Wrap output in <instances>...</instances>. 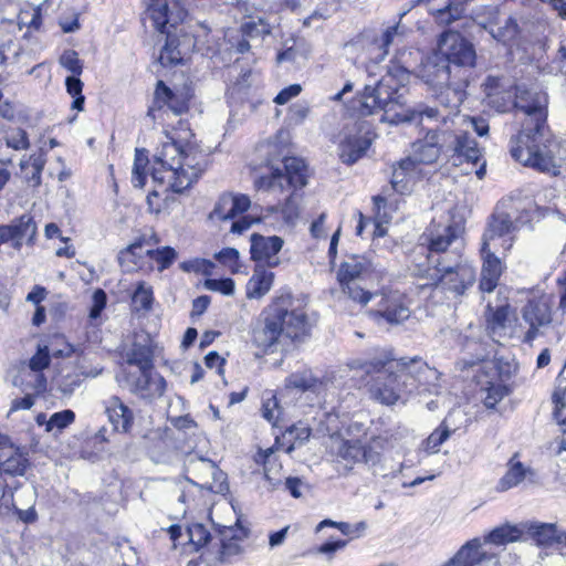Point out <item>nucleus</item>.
Wrapping results in <instances>:
<instances>
[{
    "label": "nucleus",
    "instance_id": "nucleus-64",
    "mask_svg": "<svg viewBox=\"0 0 566 566\" xmlns=\"http://www.w3.org/2000/svg\"><path fill=\"white\" fill-rule=\"evenodd\" d=\"M262 415L269 422H275L281 416L277 399L274 395L263 398Z\"/></svg>",
    "mask_w": 566,
    "mask_h": 566
},
{
    "label": "nucleus",
    "instance_id": "nucleus-54",
    "mask_svg": "<svg viewBox=\"0 0 566 566\" xmlns=\"http://www.w3.org/2000/svg\"><path fill=\"white\" fill-rule=\"evenodd\" d=\"M179 268L187 273L193 272L208 276L211 275L214 264L210 260L196 258L181 262Z\"/></svg>",
    "mask_w": 566,
    "mask_h": 566
},
{
    "label": "nucleus",
    "instance_id": "nucleus-37",
    "mask_svg": "<svg viewBox=\"0 0 566 566\" xmlns=\"http://www.w3.org/2000/svg\"><path fill=\"white\" fill-rule=\"evenodd\" d=\"M311 427L303 422L298 421L297 423L287 428L282 438H276V443L282 447L286 446L285 452L291 454L296 447L303 446L306 441H308L311 437Z\"/></svg>",
    "mask_w": 566,
    "mask_h": 566
},
{
    "label": "nucleus",
    "instance_id": "nucleus-52",
    "mask_svg": "<svg viewBox=\"0 0 566 566\" xmlns=\"http://www.w3.org/2000/svg\"><path fill=\"white\" fill-rule=\"evenodd\" d=\"M187 533L189 542L195 546L196 551L205 547L212 539V536L207 527L199 523L188 526Z\"/></svg>",
    "mask_w": 566,
    "mask_h": 566
},
{
    "label": "nucleus",
    "instance_id": "nucleus-35",
    "mask_svg": "<svg viewBox=\"0 0 566 566\" xmlns=\"http://www.w3.org/2000/svg\"><path fill=\"white\" fill-rule=\"evenodd\" d=\"M217 538L219 541L218 559L221 563H228L232 557L241 554V539L233 527L222 526L217 532Z\"/></svg>",
    "mask_w": 566,
    "mask_h": 566
},
{
    "label": "nucleus",
    "instance_id": "nucleus-26",
    "mask_svg": "<svg viewBox=\"0 0 566 566\" xmlns=\"http://www.w3.org/2000/svg\"><path fill=\"white\" fill-rule=\"evenodd\" d=\"M251 201L245 195L222 193L209 214V219L227 221L245 212L250 208Z\"/></svg>",
    "mask_w": 566,
    "mask_h": 566
},
{
    "label": "nucleus",
    "instance_id": "nucleus-24",
    "mask_svg": "<svg viewBox=\"0 0 566 566\" xmlns=\"http://www.w3.org/2000/svg\"><path fill=\"white\" fill-rule=\"evenodd\" d=\"M36 234V224L32 217L22 214L19 219L10 224L0 226V245L2 243L11 242L15 250L22 248L24 239L32 242Z\"/></svg>",
    "mask_w": 566,
    "mask_h": 566
},
{
    "label": "nucleus",
    "instance_id": "nucleus-44",
    "mask_svg": "<svg viewBox=\"0 0 566 566\" xmlns=\"http://www.w3.org/2000/svg\"><path fill=\"white\" fill-rule=\"evenodd\" d=\"M18 380L23 392L29 391L35 397L46 390V378L41 371L23 369Z\"/></svg>",
    "mask_w": 566,
    "mask_h": 566
},
{
    "label": "nucleus",
    "instance_id": "nucleus-20",
    "mask_svg": "<svg viewBox=\"0 0 566 566\" xmlns=\"http://www.w3.org/2000/svg\"><path fill=\"white\" fill-rule=\"evenodd\" d=\"M251 259L255 262L274 268L280 264L279 252L282 250L284 240L277 235H262L252 233L250 237Z\"/></svg>",
    "mask_w": 566,
    "mask_h": 566
},
{
    "label": "nucleus",
    "instance_id": "nucleus-43",
    "mask_svg": "<svg viewBox=\"0 0 566 566\" xmlns=\"http://www.w3.org/2000/svg\"><path fill=\"white\" fill-rule=\"evenodd\" d=\"M478 384L481 389L486 392L484 397V406L486 408H494L504 397L511 392L510 386L503 384L501 380H483L481 376H478Z\"/></svg>",
    "mask_w": 566,
    "mask_h": 566
},
{
    "label": "nucleus",
    "instance_id": "nucleus-32",
    "mask_svg": "<svg viewBox=\"0 0 566 566\" xmlns=\"http://www.w3.org/2000/svg\"><path fill=\"white\" fill-rule=\"evenodd\" d=\"M153 346L149 335L137 336L125 353L126 363L137 368L153 367Z\"/></svg>",
    "mask_w": 566,
    "mask_h": 566
},
{
    "label": "nucleus",
    "instance_id": "nucleus-8",
    "mask_svg": "<svg viewBox=\"0 0 566 566\" xmlns=\"http://www.w3.org/2000/svg\"><path fill=\"white\" fill-rule=\"evenodd\" d=\"M428 280L426 285L440 286L454 297L464 295L476 280L474 266L463 256L454 263L443 262L428 268L422 274Z\"/></svg>",
    "mask_w": 566,
    "mask_h": 566
},
{
    "label": "nucleus",
    "instance_id": "nucleus-41",
    "mask_svg": "<svg viewBox=\"0 0 566 566\" xmlns=\"http://www.w3.org/2000/svg\"><path fill=\"white\" fill-rule=\"evenodd\" d=\"M322 386V380L313 374L311 369H303L292 373L285 379L287 389H296L298 391H315Z\"/></svg>",
    "mask_w": 566,
    "mask_h": 566
},
{
    "label": "nucleus",
    "instance_id": "nucleus-29",
    "mask_svg": "<svg viewBox=\"0 0 566 566\" xmlns=\"http://www.w3.org/2000/svg\"><path fill=\"white\" fill-rule=\"evenodd\" d=\"M337 455L350 463H365L374 467L380 462V453L359 440H345L338 448Z\"/></svg>",
    "mask_w": 566,
    "mask_h": 566
},
{
    "label": "nucleus",
    "instance_id": "nucleus-19",
    "mask_svg": "<svg viewBox=\"0 0 566 566\" xmlns=\"http://www.w3.org/2000/svg\"><path fill=\"white\" fill-rule=\"evenodd\" d=\"M168 111L175 115H181L188 111V101L182 94H176L163 81H158L147 117L155 122L158 117L157 113H167Z\"/></svg>",
    "mask_w": 566,
    "mask_h": 566
},
{
    "label": "nucleus",
    "instance_id": "nucleus-33",
    "mask_svg": "<svg viewBox=\"0 0 566 566\" xmlns=\"http://www.w3.org/2000/svg\"><path fill=\"white\" fill-rule=\"evenodd\" d=\"M275 313L280 314L283 334L290 338H297L306 331L307 317L302 310L289 311L280 305H273Z\"/></svg>",
    "mask_w": 566,
    "mask_h": 566
},
{
    "label": "nucleus",
    "instance_id": "nucleus-38",
    "mask_svg": "<svg viewBox=\"0 0 566 566\" xmlns=\"http://www.w3.org/2000/svg\"><path fill=\"white\" fill-rule=\"evenodd\" d=\"M468 1L469 0H448L444 7L438 9L430 8L429 12L438 24L449 25L463 17Z\"/></svg>",
    "mask_w": 566,
    "mask_h": 566
},
{
    "label": "nucleus",
    "instance_id": "nucleus-47",
    "mask_svg": "<svg viewBox=\"0 0 566 566\" xmlns=\"http://www.w3.org/2000/svg\"><path fill=\"white\" fill-rule=\"evenodd\" d=\"M517 29L518 25L516 20L511 17H506L503 21V24L491 23L488 28V31L495 40L506 43L516 36Z\"/></svg>",
    "mask_w": 566,
    "mask_h": 566
},
{
    "label": "nucleus",
    "instance_id": "nucleus-58",
    "mask_svg": "<svg viewBox=\"0 0 566 566\" xmlns=\"http://www.w3.org/2000/svg\"><path fill=\"white\" fill-rule=\"evenodd\" d=\"M241 32L247 38H258L270 34V25L263 20L259 19L258 22L249 21L241 25Z\"/></svg>",
    "mask_w": 566,
    "mask_h": 566
},
{
    "label": "nucleus",
    "instance_id": "nucleus-1",
    "mask_svg": "<svg viewBox=\"0 0 566 566\" xmlns=\"http://www.w3.org/2000/svg\"><path fill=\"white\" fill-rule=\"evenodd\" d=\"M413 52L410 50L398 51L391 60L387 73L374 85L366 84L364 91L354 99L353 109L358 116H370L382 112L380 120L391 125L411 123L417 119L441 120L442 126L453 119L451 114L458 116L455 111L465 98V87L469 83V74L455 75L447 84L434 91L437 102L449 109L443 114L440 109L430 106H418L415 108L405 105L400 90L407 85L410 74L416 70V61L412 60Z\"/></svg>",
    "mask_w": 566,
    "mask_h": 566
},
{
    "label": "nucleus",
    "instance_id": "nucleus-13",
    "mask_svg": "<svg viewBox=\"0 0 566 566\" xmlns=\"http://www.w3.org/2000/svg\"><path fill=\"white\" fill-rule=\"evenodd\" d=\"M554 302L551 295L543 294L532 297L522 308V319L528 326L525 333V342H532L539 334L541 329L551 325L552 306Z\"/></svg>",
    "mask_w": 566,
    "mask_h": 566
},
{
    "label": "nucleus",
    "instance_id": "nucleus-36",
    "mask_svg": "<svg viewBox=\"0 0 566 566\" xmlns=\"http://www.w3.org/2000/svg\"><path fill=\"white\" fill-rule=\"evenodd\" d=\"M481 541L473 538L465 543L444 566H474L483 560Z\"/></svg>",
    "mask_w": 566,
    "mask_h": 566
},
{
    "label": "nucleus",
    "instance_id": "nucleus-45",
    "mask_svg": "<svg viewBox=\"0 0 566 566\" xmlns=\"http://www.w3.org/2000/svg\"><path fill=\"white\" fill-rule=\"evenodd\" d=\"M523 530L515 525L504 524L492 530L485 537L484 543L505 545L521 538Z\"/></svg>",
    "mask_w": 566,
    "mask_h": 566
},
{
    "label": "nucleus",
    "instance_id": "nucleus-46",
    "mask_svg": "<svg viewBox=\"0 0 566 566\" xmlns=\"http://www.w3.org/2000/svg\"><path fill=\"white\" fill-rule=\"evenodd\" d=\"M514 454L507 463V471L500 480L502 490H509L518 485L526 476L528 469L523 465L522 462L516 460Z\"/></svg>",
    "mask_w": 566,
    "mask_h": 566
},
{
    "label": "nucleus",
    "instance_id": "nucleus-14",
    "mask_svg": "<svg viewBox=\"0 0 566 566\" xmlns=\"http://www.w3.org/2000/svg\"><path fill=\"white\" fill-rule=\"evenodd\" d=\"M369 315L378 325L388 324L395 326L407 321L411 315V311L407 304L406 296L398 291H392L382 294L377 303V307L370 311Z\"/></svg>",
    "mask_w": 566,
    "mask_h": 566
},
{
    "label": "nucleus",
    "instance_id": "nucleus-23",
    "mask_svg": "<svg viewBox=\"0 0 566 566\" xmlns=\"http://www.w3.org/2000/svg\"><path fill=\"white\" fill-rule=\"evenodd\" d=\"M373 132L365 128L364 123L359 124L356 133H349L339 144V158L344 164L353 165L360 159L370 147Z\"/></svg>",
    "mask_w": 566,
    "mask_h": 566
},
{
    "label": "nucleus",
    "instance_id": "nucleus-63",
    "mask_svg": "<svg viewBox=\"0 0 566 566\" xmlns=\"http://www.w3.org/2000/svg\"><path fill=\"white\" fill-rule=\"evenodd\" d=\"M281 213L286 224H293L298 217V200L294 190L289 195L285 200Z\"/></svg>",
    "mask_w": 566,
    "mask_h": 566
},
{
    "label": "nucleus",
    "instance_id": "nucleus-49",
    "mask_svg": "<svg viewBox=\"0 0 566 566\" xmlns=\"http://www.w3.org/2000/svg\"><path fill=\"white\" fill-rule=\"evenodd\" d=\"M514 87L513 81L505 76L489 75L482 84L486 101Z\"/></svg>",
    "mask_w": 566,
    "mask_h": 566
},
{
    "label": "nucleus",
    "instance_id": "nucleus-12",
    "mask_svg": "<svg viewBox=\"0 0 566 566\" xmlns=\"http://www.w3.org/2000/svg\"><path fill=\"white\" fill-rule=\"evenodd\" d=\"M185 470L192 475L191 482L201 489L214 493H222L228 489L224 485V473L209 459L189 455L185 462Z\"/></svg>",
    "mask_w": 566,
    "mask_h": 566
},
{
    "label": "nucleus",
    "instance_id": "nucleus-17",
    "mask_svg": "<svg viewBox=\"0 0 566 566\" xmlns=\"http://www.w3.org/2000/svg\"><path fill=\"white\" fill-rule=\"evenodd\" d=\"M405 368L408 369L413 381V391L420 395H439L441 386L439 384L440 373L436 368H431L426 361L419 357L411 359L403 358Z\"/></svg>",
    "mask_w": 566,
    "mask_h": 566
},
{
    "label": "nucleus",
    "instance_id": "nucleus-55",
    "mask_svg": "<svg viewBox=\"0 0 566 566\" xmlns=\"http://www.w3.org/2000/svg\"><path fill=\"white\" fill-rule=\"evenodd\" d=\"M133 304L138 310H149L153 303V290L145 282H139L132 297Z\"/></svg>",
    "mask_w": 566,
    "mask_h": 566
},
{
    "label": "nucleus",
    "instance_id": "nucleus-34",
    "mask_svg": "<svg viewBox=\"0 0 566 566\" xmlns=\"http://www.w3.org/2000/svg\"><path fill=\"white\" fill-rule=\"evenodd\" d=\"M274 273L261 264H256L252 276L247 283V297L260 300L269 293L273 285Z\"/></svg>",
    "mask_w": 566,
    "mask_h": 566
},
{
    "label": "nucleus",
    "instance_id": "nucleus-16",
    "mask_svg": "<svg viewBox=\"0 0 566 566\" xmlns=\"http://www.w3.org/2000/svg\"><path fill=\"white\" fill-rule=\"evenodd\" d=\"M447 144H444L446 156L452 158L454 161L462 160L469 163H476L481 157V150L475 139L468 130L457 129L452 130L450 126L444 129Z\"/></svg>",
    "mask_w": 566,
    "mask_h": 566
},
{
    "label": "nucleus",
    "instance_id": "nucleus-50",
    "mask_svg": "<svg viewBox=\"0 0 566 566\" xmlns=\"http://www.w3.org/2000/svg\"><path fill=\"white\" fill-rule=\"evenodd\" d=\"M3 140L8 148L17 151L27 150L30 147L29 134L20 127H9L6 129Z\"/></svg>",
    "mask_w": 566,
    "mask_h": 566
},
{
    "label": "nucleus",
    "instance_id": "nucleus-30",
    "mask_svg": "<svg viewBox=\"0 0 566 566\" xmlns=\"http://www.w3.org/2000/svg\"><path fill=\"white\" fill-rule=\"evenodd\" d=\"M280 319H282L280 314H276L274 307L271 306L263 324L253 331V342L258 347L266 350L277 343L283 334Z\"/></svg>",
    "mask_w": 566,
    "mask_h": 566
},
{
    "label": "nucleus",
    "instance_id": "nucleus-53",
    "mask_svg": "<svg viewBox=\"0 0 566 566\" xmlns=\"http://www.w3.org/2000/svg\"><path fill=\"white\" fill-rule=\"evenodd\" d=\"M46 163L45 154L42 151V149L38 154L31 155V167L32 172L29 175L27 174L25 179L29 185L33 187H39L42 182V171L44 169Z\"/></svg>",
    "mask_w": 566,
    "mask_h": 566
},
{
    "label": "nucleus",
    "instance_id": "nucleus-57",
    "mask_svg": "<svg viewBox=\"0 0 566 566\" xmlns=\"http://www.w3.org/2000/svg\"><path fill=\"white\" fill-rule=\"evenodd\" d=\"M411 181L412 178L407 172H403L398 167H394L390 184L396 192L401 195L409 193L411 191Z\"/></svg>",
    "mask_w": 566,
    "mask_h": 566
},
{
    "label": "nucleus",
    "instance_id": "nucleus-27",
    "mask_svg": "<svg viewBox=\"0 0 566 566\" xmlns=\"http://www.w3.org/2000/svg\"><path fill=\"white\" fill-rule=\"evenodd\" d=\"M400 29L401 25L397 23L388 27L380 35H369L367 33L363 35L366 41L367 53L374 63L377 64L385 60L388 54L389 46L394 43L396 38L403 33Z\"/></svg>",
    "mask_w": 566,
    "mask_h": 566
},
{
    "label": "nucleus",
    "instance_id": "nucleus-10",
    "mask_svg": "<svg viewBox=\"0 0 566 566\" xmlns=\"http://www.w3.org/2000/svg\"><path fill=\"white\" fill-rule=\"evenodd\" d=\"M284 171L276 168L269 176L260 177L255 185L259 189L273 192L297 190L307 184L306 165L297 157H285L283 159Z\"/></svg>",
    "mask_w": 566,
    "mask_h": 566
},
{
    "label": "nucleus",
    "instance_id": "nucleus-18",
    "mask_svg": "<svg viewBox=\"0 0 566 566\" xmlns=\"http://www.w3.org/2000/svg\"><path fill=\"white\" fill-rule=\"evenodd\" d=\"M126 386L142 398L161 396L165 391V380L158 375H153V367L138 368L137 371L123 370Z\"/></svg>",
    "mask_w": 566,
    "mask_h": 566
},
{
    "label": "nucleus",
    "instance_id": "nucleus-15",
    "mask_svg": "<svg viewBox=\"0 0 566 566\" xmlns=\"http://www.w3.org/2000/svg\"><path fill=\"white\" fill-rule=\"evenodd\" d=\"M145 243V239H138L126 249L122 250L118 254L120 265L127 271H132L137 264L136 259H142L145 254L158 263L159 271H164L168 269L177 258V252L171 247H164L156 250H144L143 248Z\"/></svg>",
    "mask_w": 566,
    "mask_h": 566
},
{
    "label": "nucleus",
    "instance_id": "nucleus-3",
    "mask_svg": "<svg viewBox=\"0 0 566 566\" xmlns=\"http://www.w3.org/2000/svg\"><path fill=\"white\" fill-rule=\"evenodd\" d=\"M196 157L197 153L191 147H185L166 134L165 140L156 148L149 174L154 182L180 193L188 189L202 172Z\"/></svg>",
    "mask_w": 566,
    "mask_h": 566
},
{
    "label": "nucleus",
    "instance_id": "nucleus-39",
    "mask_svg": "<svg viewBox=\"0 0 566 566\" xmlns=\"http://www.w3.org/2000/svg\"><path fill=\"white\" fill-rule=\"evenodd\" d=\"M527 532L536 541L538 545L551 546L554 543L560 542L563 531H560L556 524L553 523H531L524 525Z\"/></svg>",
    "mask_w": 566,
    "mask_h": 566
},
{
    "label": "nucleus",
    "instance_id": "nucleus-28",
    "mask_svg": "<svg viewBox=\"0 0 566 566\" xmlns=\"http://www.w3.org/2000/svg\"><path fill=\"white\" fill-rule=\"evenodd\" d=\"M496 249L492 250L489 242L482 243L481 256L483 260L481 280L479 287L482 292L491 293L497 286L502 273V264L495 255Z\"/></svg>",
    "mask_w": 566,
    "mask_h": 566
},
{
    "label": "nucleus",
    "instance_id": "nucleus-9",
    "mask_svg": "<svg viewBox=\"0 0 566 566\" xmlns=\"http://www.w3.org/2000/svg\"><path fill=\"white\" fill-rule=\"evenodd\" d=\"M374 274L373 264L365 256L352 255L344 261L337 272L342 292L352 301L365 306L374 294L367 290V282Z\"/></svg>",
    "mask_w": 566,
    "mask_h": 566
},
{
    "label": "nucleus",
    "instance_id": "nucleus-62",
    "mask_svg": "<svg viewBox=\"0 0 566 566\" xmlns=\"http://www.w3.org/2000/svg\"><path fill=\"white\" fill-rule=\"evenodd\" d=\"M50 352L46 345H39L36 353L29 360V368L31 370L43 371L50 365Z\"/></svg>",
    "mask_w": 566,
    "mask_h": 566
},
{
    "label": "nucleus",
    "instance_id": "nucleus-21",
    "mask_svg": "<svg viewBox=\"0 0 566 566\" xmlns=\"http://www.w3.org/2000/svg\"><path fill=\"white\" fill-rule=\"evenodd\" d=\"M455 75L457 73L440 53L427 56L417 70V76L432 90L447 84L451 78H455Z\"/></svg>",
    "mask_w": 566,
    "mask_h": 566
},
{
    "label": "nucleus",
    "instance_id": "nucleus-40",
    "mask_svg": "<svg viewBox=\"0 0 566 566\" xmlns=\"http://www.w3.org/2000/svg\"><path fill=\"white\" fill-rule=\"evenodd\" d=\"M28 460L13 448H0V471L10 475H23Z\"/></svg>",
    "mask_w": 566,
    "mask_h": 566
},
{
    "label": "nucleus",
    "instance_id": "nucleus-31",
    "mask_svg": "<svg viewBox=\"0 0 566 566\" xmlns=\"http://www.w3.org/2000/svg\"><path fill=\"white\" fill-rule=\"evenodd\" d=\"M105 412L114 430L128 433L134 424V412L120 398L112 396L105 401Z\"/></svg>",
    "mask_w": 566,
    "mask_h": 566
},
{
    "label": "nucleus",
    "instance_id": "nucleus-5",
    "mask_svg": "<svg viewBox=\"0 0 566 566\" xmlns=\"http://www.w3.org/2000/svg\"><path fill=\"white\" fill-rule=\"evenodd\" d=\"M462 232V226L450 216L431 221L421 235L422 244L427 247L428 251L429 268L443 262L454 263L455 260L464 255Z\"/></svg>",
    "mask_w": 566,
    "mask_h": 566
},
{
    "label": "nucleus",
    "instance_id": "nucleus-2",
    "mask_svg": "<svg viewBox=\"0 0 566 566\" xmlns=\"http://www.w3.org/2000/svg\"><path fill=\"white\" fill-rule=\"evenodd\" d=\"M547 95L543 92L515 87L514 108L525 115L520 133L511 139L512 157L539 171L556 168L555 157L545 135L547 119Z\"/></svg>",
    "mask_w": 566,
    "mask_h": 566
},
{
    "label": "nucleus",
    "instance_id": "nucleus-59",
    "mask_svg": "<svg viewBox=\"0 0 566 566\" xmlns=\"http://www.w3.org/2000/svg\"><path fill=\"white\" fill-rule=\"evenodd\" d=\"M60 64L73 75H81L83 71V63L74 50L64 51L60 57Z\"/></svg>",
    "mask_w": 566,
    "mask_h": 566
},
{
    "label": "nucleus",
    "instance_id": "nucleus-48",
    "mask_svg": "<svg viewBox=\"0 0 566 566\" xmlns=\"http://www.w3.org/2000/svg\"><path fill=\"white\" fill-rule=\"evenodd\" d=\"M149 164L148 155L146 149H136L134 166L132 170V182L136 188H143L146 182L148 175L147 166Z\"/></svg>",
    "mask_w": 566,
    "mask_h": 566
},
{
    "label": "nucleus",
    "instance_id": "nucleus-25",
    "mask_svg": "<svg viewBox=\"0 0 566 566\" xmlns=\"http://www.w3.org/2000/svg\"><path fill=\"white\" fill-rule=\"evenodd\" d=\"M181 452L186 453L187 450L179 444V437L174 436L170 430L159 433L149 448L150 458L155 463H171Z\"/></svg>",
    "mask_w": 566,
    "mask_h": 566
},
{
    "label": "nucleus",
    "instance_id": "nucleus-7",
    "mask_svg": "<svg viewBox=\"0 0 566 566\" xmlns=\"http://www.w3.org/2000/svg\"><path fill=\"white\" fill-rule=\"evenodd\" d=\"M147 15L151 20L153 27L160 33L166 34V43L160 52L159 62L164 66L179 64L182 61L180 50L182 42L178 36V25L184 21L187 12L176 4L175 10L169 9L167 0H150L147 7Z\"/></svg>",
    "mask_w": 566,
    "mask_h": 566
},
{
    "label": "nucleus",
    "instance_id": "nucleus-60",
    "mask_svg": "<svg viewBox=\"0 0 566 566\" xmlns=\"http://www.w3.org/2000/svg\"><path fill=\"white\" fill-rule=\"evenodd\" d=\"M81 382L82 376L78 373H70L57 379V390L63 395L70 396L80 387Z\"/></svg>",
    "mask_w": 566,
    "mask_h": 566
},
{
    "label": "nucleus",
    "instance_id": "nucleus-61",
    "mask_svg": "<svg viewBox=\"0 0 566 566\" xmlns=\"http://www.w3.org/2000/svg\"><path fill=\"white\" fill-rule=\"evenodd\" d=\"M214 258L217 261H219L221 264L228 266L231 272L235 273L239 269V251L234 248H224L218 253L214 254Z\"/></svg>",
    "mask_w": 566,
    "mask_h": 566
},
{
    "label": "nucleus",
    "instance_id": "nucleus-11",
    "mask_svg": "<svg viewBox=\"0 0 566 566\" xmlns=\"http://www.w3.org/2000/svg\"><path fill=\"white\" fill-rule=\"evenodd\" d=\"M438 49L440 55L458 75H462L463 72L468 74V69L475 64L476 54L473 44L459 32H443L438 40Z\"/></svg>",
    "mask_w": 566,
    "mask_h": 566
},
{
    "label": "nucleus",
    "instance_id": "nucleus-4",
    "mask_svg": "<svg viewBox=\"0 0 566 566\" xmlns=\"http://www.w3.org/2000/svg\"><path fill=\"white\" fill-rule=\"evenodd\" d=\"M350 367L359 369L366 375L376 374L370 385V397L381 405L392 406L413 392V381L405 368L403 358L395 360L386 352H380L370 359H355Z\"/></svg>",
    "mask_w": 566,
    "mask_h": 566
},
{
    "label": "nucleus",
    "instance_id": "nucleus-22",
    "mask_svg": "<svg viewBox=\"0 0 566 566\" xmlns=\"http://www.w3.org/2000/svg\"><path fill=\"white\" fill-rule=\"evenodd\" d=\"M444 129V126L429 129L423 139L412 144V155L422 165L433 164L441 154L446 155Z\"/></svg>",
    "mask_w": 566,
    "mask_h": 566
},
{
    "label": "nucleus",
    "instance_id": "nucleus-51",
    "mask_svg": "<svg viewBox=\"0 0 566 566\" xmlns=\"http://www.w3.org/2000/svg\"><path fill=\"white\" fill-rule=\"evenodd\" d=\"M75 420V413L71 409H64L59 412H54L50 419L46 421V431L61 432L63 429L69 427Z\"/></svg>",
    "mask_w": 566,
    "mask_h": 566
},
{
    "label": "nucleus",
    "instance_id": "nucleus-6",
    "mask_svg": "<svg viewBox=\"0 0 566 566\" xmlns=\"http://www.w3.org/2000/svg\"><path fill=\"white\" fill-rule=\"evenodd\" d=\"M533 212L534 205L531 200H502L501 207H497L488 230L483 234V243L489 242L490 248L496 249L497 241L502 240L503 250H510L513 244L511 233L518 226L531 222Z\"/></svg>",
    "mask_w": 566,
    "mask_h": 566
},
{
    "label": "nucleus",
    "instance_id": "nucleus-42",
    "mask_svg": "<svg viewBox=\"0 0 566 566\" xmlns=\"http://www.w3.org/2000/svg\"><path fill=\"white\" fill-rule=\"evenodd\" d=\"M454 432L444 419L438 428H436L420 444V451L426 454H436L440 451V447L451 437Z\"/></svg>",
    "mask_w": 566,
    "mask_h": 566
},
{
    "label": "nucleus",
    "instance_id": "nucleus-56",
    "mask_svg": "<svg viewBox=\"0 0 566 566\" xmlns=\"http://www.w3.org/2000/svg\"><path fill=\"white\" fill-rule=\"evenodd\" d=\"M515 99V87L513 90L505 91L494 97L488 99V105L494 108L499 113H505L514 107Z\"/></svg>",
    "mask_w": 566,
    "mask_h": 566
}]
</instances>
